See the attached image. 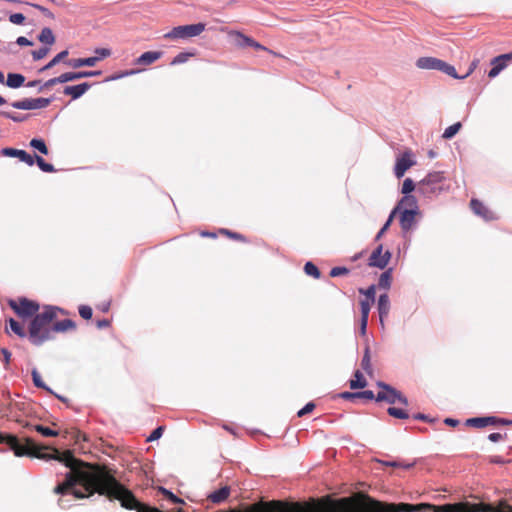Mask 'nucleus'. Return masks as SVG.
<instances>
[{
	"label": "nucleus",
	"mask_w": 512,
	"mask_h": 512,
	"mask_svg": "<svg viewBox=\"0 0 512 512\" xmlns=\"http://www.w3.org/2000/svg\"><path fill=\"white\" fill-rule=\"evenodd\" d=\"M223 512H467L466 502L445 505L389 503L359 491L336 498L325 495L306 501L271 500L242 505Z\"/></svg>",
	"instance_id": "obj_1"
},
{
	"label": "nucleus",
	"mask_w": 512,
	"mask_h": 512,
	"mask_svg": "<svg viewBox=\"0 0 512 512\" xmlns=\"http://www.w3.org/2000/svg\"><path fill=\"white\" fill-rule=\"evenodd\" d=\"M58 312L64 314L58 307L46 306L41 313L33 317L28 328V338L33 345L40 346L53 339L52 322L57 318Z\"/></svg>",
	"instance_id": "obj_2"
},
{
	"label": "nucleus",
	"mask_w": 512,
	"mask_h": 512,
	"mask_svg": "<svg viewBox=\"0 0 512 512\" xmlns=\"http://www.w3.org/2000/svg\"><path fill=\"white\" fill-rule=\"evenodd\" d=\"M1 155L5 157H17L20 161L29 166H33L36 163L43 172H55V168L52 164L47 163L41 156H31L25 150L6 147L1 150Z\"/></svg>",
	"instance_id": "obj_3"
},
{
	"label": "nucleus",
	"mask_w": 512,
	"mask_h": 512,
	"mask_svg": "<svg viewBox=\"0 0 512 512\" xmlns=\"http://www.w3.org/2000/svg\"><path fill=\"white\" fill-rule=\"evenodd\" d=\"M444 181L445 176L443 172L429 173L418 183L417 192L426 197H431L442 191Z\"/></svg>",
	"instance_id": "obj_4"
},
{
	"label": "nucleus",
	"mask_w": 512,
	"mask_h": 512,
	"mask_svg": "<svg viewBox=\"0 0 512 512\" xmlns=\"http://www.w3.org/2000/svg\"><path fill=\"white\" fill-rule=\"evenodd\" d=\"M205 27L206 25L204 23L176 26L171 31L164 34V38L177 40L196 37L205 30Z\"/></svg>",
	"instance_id": "obj_5"
},
{
	"label": "nucleus",
	"mask_w": 512,
	"mask_h": 512,
	"mask_svg": "<svg viewBox=\"0 0 512 512\" xmlns=\"http://www.w3.org/2000/svg\"><path fill=\"white\" fill-rule=\"evenodd\" d=\"M10 308L21 318H29L38 314L40 305L38 302L20 297L15 300H9Z\"/></svg>",
	"instance_id": "obj_6"
},
{
	"label": "nucleus",
	"mask_w": 512,
	"mask_h": 512,
	"mask_svg": "<svg viewBox=\"0 0 512 512\" xmlns=\"http://www.w3.org/2000/svg\"><path fill=\"white\" fill-rule=\"evenodd\" d=\"M377 385L381 388V391L376 395L377 402L385 401L389 404L398 402L404 406L408 405V399L400 391L383 382H378Z\"/></svg>",
	"instance_id": "obj_7"
},
{
	"label": "nucleus",
	"mask_w": 512,
	"mask_h": 512,
	"mask_svg": "<svg viewBox=\"0 0 512 512\" xmlns=\"http://www.w3.org/2000/svg\"><path fill=\"white\" fill-rule=\"evenodd\" d=\"M467 504V512H512V503L506 500H499L496 505L485 503H469Z\"/></svg>",
	"instance_id": "obj_8"
},
{
	"label": "nucleus",
	"mask_w": 512,
	"mask_h": 512,
	"mask_svg": "<svg viewBox=\"0 0 512 512\" xmlns=\"http://www.w3.org/2000/svg\"><path fill=\"white\" fill-rule=\"evenodd\" d=\"M50 103H51V100L49 98L41 97V98H35V99L26 98L23 100L15 101L11 105H12V107H14L16 109L34 110V109L46 108L47 106H49Z\"/></svg>",
	"instance_id": "obj_9"
},
{
	"label": "nucleus",
	"mask_w": 512,
	"mask_h": 512,
	"mask_svg": "<svg viewBox=\"0 0 512 512\" xmlns=\"http://www.w3.org/2000/svg\"><path fill=\"white\" fill-rule=\"evenodd\" d=\"M416 164L415 160L413 159L412 152L410 150L405 151L402 155L397 157L395 167H394V173L395 176L400 179L404 176L405 172L414 166Z\"/></svg>",
	"instance_id": "obj_10"
},
{
	"label": "nucleus",
	"mask_w": 512,
	"mask_h": 512,
	"mask_svg": "<svg viewBox=\"0 0 512 512\" xmlns=\"http://www.w3.org/2000/svg\"><path fill=\"white\" fill-rule=\"evenodd\" d=\"M510 62H512V51L506 54H501L491 59L490 64L492 68L488 72V77L495 78L496 76H498L499 73L503 71Z\"/></svg>",
	"instance_id": "obj_11"
},
{
	"label": "nucleus",
	"mask_w": 512,
	"mask_h": 512,
	"mask_svg": "<svg viewBox=\"0 0 512 512\" xmlns=\"http://www.w3.org/2000/svg\"><path fill=\"white\" fill-rule=\"evenodd\" d=\"M391 258V253L386 250L383 252V246L379 245L369 257V266L384 269Z\"/></svg>",
	"instance_id": "obj_12"
},
{
	"label": "nucleus",
	"mask_w": 512,
	"mask_h": 512,
	"mask_svg": "<svg viewBox=\"0 0 512 512\" xmlns=\"http://www.w3.org/2000/svg\"><path fill=\"white\" fill-rule=\"evenodd\" d=\"M470 207L476 215L482 217L486 221H491V220L496 219L495 213L478 199H472L470 201Z\"/></svg>",
	"instance_id": "obj_13"
},
{
	"label": "nucleus",
	"mask_w": 512,
	"mask_h": 512,
	"mask_svg": "<svg viewBox=\"0 0 512 512\" xmlns=\"http://www.w3.org/2000/svg\"><path fill=\"white\" fill-rule=\"evenodd\" d=\"M163 56L161 51H147L134 60L135 65L149 66Z\"/></svg>",
	"instance_id": "obj_14"
},
{
	"label": "nucleus",
	"mask_w": 512,
	"mask_h": 512,
	"mask_svg": "<svg viewBox=\"0 0 512 512\" xmlns=\"http://www.w3.org/2000/svg\"><path fill=\"white\" fill-rule=\"evenodd\" d=\"M417 211L415 209H403L400 215V225L403 231L411 230L415 223Z\"/></svg>",
	"instance_id": "obj_15"
},
{
	"label": "nucleus",
	"mask_w": 512,
	"mask_h": 512,
	"mask_svg": "<svg viewBox=\"0 0 512 512\" xmlns=\"http://www.w3.org/2000/svg\"><path fill=\"white\" fill-rule=\"evenodd\" d=\"M442 60L435 57H421L416 66L420 69L439 70Z\"/></svg>",
	"instance_id": "obj_16"
},
{
	"label": "nucleus",
	"mask_w": 512,
	"mask_h": 512,
	"mask_svg": "<svg viewBox=\"0 0 512 512\" xmlns=\"http://www.w3.org/2000/svg\"><path fill=\"white\" fill-rule=\"evenodd\" d=\"M230 492L231 489L229 486H223L220 489L210 493L207 499L214 504H220L227 500V498L230 496Z\"/></svg>",
	"instance_id": "obj_17"
},
{
	"label": "nucleus",
	"mask_w": 512,
	"mask_h": 512,
	"mask_svg": "<svg viewBox=\"0 0 512 512\" xmlns=\"http://www.w3.org/2000/svg\"><path fill=\"white\" fill-rule=\"evenodd\" d=\"M390 311V300L388 294H381L378 299V312L381 325H384V318L388 316Z\"/></svg>",
	"instance_id": "obj_18"
},
{
	"label": "nucleus",
	"mask_w": 512,
	"mask_h": 512,
	"mask_svg": "<svg viewBox=\"0 0 512 512\" xmlns=\"http://www.w3.org/2000/svg\"><path fill=\"white\" fill-rule=\"evenodd\" d=\"M89 88V83H81L74 86H67L64 89V94L72 96L73 99H77L81 97Z\"/></svg>",
	"instance_id": "obj_19"
},
{
	"label": "nucleus",
	"mask_w": 512,
	"mask_h": 512,
	"mask_svg": "<svg viewBox=\"0 0 512 512\" xmlns=\"http://www.w3.org/2000/svg\"><path fill=\"white\" fill-rule=\"evenodd\" d=\"M99 61V57L77 58L66 62L72 68H80L82 66L93 67Z\"/></svg>",
	"instance_id": "obj_20"
},
{
	"label": "nucleus",
	"mask_w": 512,
	"mask_h": 512,
	"mask_svg": "<svg viewBox=\"0 0 512 512\" xmlns=\"http://www.w3.org/2000/svg\"><path fill=\"white\" fill-rule=\"evenodd\" d=\"M53 333L58 332H66L69 330H74L76 328V323L70 319H64L61 321L52 322Z\"/></svg>",
	"instance_id": "obj_21"
},
{
	"label": "nucleus",
	"mask_w": 512,
	"mask_h": 512,
	"mask_svg": "<svg viewBox=\"0 0 512 512\" xmlns=\"http://www.w3.org/2000/svg\"><path fill=\"white\" fill-rule=\"evenodd\" d=\"M100 71H80V72H67L63 73V78L65 79V83L73 80H77L85 77H92L96 75H100Z\"/></svg>",
	"instance_id": "obj_22"
},
{
	"label": "nucleus",
	"mask_w": 512,
	"mask_h": 512,
	"mask_svg": "<svg viewBox=\"0 0 512 512\" xmlns=\"http://www.w3.org/2000/svg\"><path fill=\"white\" fill-rule=\"evenodd\" d=\"M25 77L22 74L9 73L7 75L6 85L10 88H19L23 85Z\"/></svg>",
	"instance_id": "obj_23"
},
{
	"label": "nucleus",
	"mask_w": 512,
	"mask_h": 512,
	"mask_svg": "<svg viewBox=\"0 0 512 512\" xmlns=\"http://www.w3.org/2000/svg\"><path fill=\"white\" fill-rule=\"evenodd\" d=\"M349 385H350V388L353 390L362 389V388L366 387L367 381L364 378L363 374L359 370H357L354 373L353 379H351L349 381Z\"/></svg>",
	"instance_id": "obj_24"
},
{
	"label": "nucleus",
	"mask_w": 512,
	"mask_h": 512,
	"mask_svg": "<svg viewBox=\"0 0 512 512\" xmlns=\"http://www.w3.org/2000/svg\"><path fill=\"white\" fill-rule=\"evenodd\" d=\"M157 492L159 494H161L164 499H167L174 504H184L185 503L183 499L179 498L178 496L173 494L171 491H169L168 489H166L162 486L157 487Z\"/></svg>",
	"instance_id": "obj_25"
},
{
	"label": "nucleus",
	"mask_w": 512,
	"mask_h": 512,
	"mask_svg": "<svg viewBox=\"0 0 512 512\" xmlns=\"http://www.w3.org/2000/svg\"><path fill=\"white\" fill-rule=\"evenodd\" d=\"M38 39L40 42L47 44V45H53L55 43V36L52 32V30L48 27H45L41 30Z\"/></svg>",
	"instance_id": "obj_26"
},
{
	"label": "nucleus",
	"mask_w": 512,
	"mask_h": 512,
	"mask_svg": "<svg viewBox=\"0 0 512 512\" xmlns=\"http://www.w3.org/2000/svg\"><path fill=\"white\" fill-rule=\"evenodd\" d=\"M400 207H403L404 209H415L417 211L416 198L412 195H405L396 208L399 209Z\"/></svg>",
	"instance_id": "obj_27"
},
{
	"label": "nucleus",
	"mask_w": 512,
	"mask_h": 512,
	"mask_svg": "<svg viewBox=\"0 0 512 512\" xmlns=\"http://www.w3.org/2000/svg\"><path fill=\"white\" fill-rule=\"evenodd\" d=\"M392 282V269H388L383 272L379 278L378 285L380 288L389 289Z\"/></svg>",
	"instance_id": "obj_28"
},
{
	"label": "nucleus",
	"mask_w": 512,
	"mask_h": 512,
	"mask_svg": "<svg viewBox=\"0 0 512 512\" xmlns=\"http://www.w3.org/2000/svg\"><path fill=\"white\" fill-rule=\"evenodd\" d=\"M68 56V51L64 50L60 53H58L50 62H48L44 67L40 69V72L51 69L55 65H57L59 62L64 60Z\"/></svg>",
	"instance_id": "obj_29"
},
{
	"label": "nucleus",
	"mask_w": 512,
	"mask_h": 512,
	"mask_svg": "<svg viewBox=\"0 0 512 512\" xmlns=\"http://www.w3.org/2000/svg\"><path fill=\"white\" fill-rule=\"evenodd\" d=\"M438 71H441L455 79H461V76H459L456 72V69L454 66L448 64L447 62L443 61L441 62L440 68Z\"/></svg>",
	"instance_id": "obj_30"
},
{
	"label": "nucleus",
	"mask_w": 512,
	"mask_h": 512,
	"mask_svg": "<svg viewBox=\"0 0 512 512\" xmlns=\"http://www.w3.org/2000/svg\"><path fill=\"white\" fill-rule=\"evenodd\" d=\"M30 146L34 149L38 150L40 153L47 155L49 153L48 147L46 146L44 140L33 138L30 141Z\"/></svg>",
	"instance_id": "obj_31"
},
{
	"label": "nucleus",
	"mask_w": 512,
	"mask_h": 512,
	"mask_svg": "<svg viewBox=\"0 0 512 512\" xmlns=\"http://www.w3.org/2000/svg\"><path fill=\"white\" fill-rule=\"evenodd\" d=\"M387 413L397 419H408L409 414L406 410L397 408V407H389L387 409Z\"/></svg>",
	"instance_id": "obj_32"
},
{
	"label": "nucleus",
	"mask_w": 512,
	"mask_h": 512,
	"mask_svg": "<svg viewBox=\"0 0 512 512\" xmlns=\"http://www.w3.org/2000/svg\"><path fill=\"white\" fill-rule=\"evenodd\" d=\"M31 374H32L33 383L36 387L45 389L46 391L53 393L52 390L46 386V384L44 383V381L41 378V375L39 374V372L36 369H33Z\"/></svg>",
	"instance_id": "obj_33"
},
{
	"label": "nucleus",
	"mask_w": 512,
	"mask_h": 512,
	"mask_svg": "<svg viewBox=\"0 0 512 512\" xmlns=\"http://www.w3.org/2000/svg\"><path fill=\"white\" fill-rule=\"evenodd\" d=\"M461 127H462V125L460 122L454 123L453 125H451L445 129L442 137L444 139H451L459 132Z\"/></svg>",
	"instance_id": "obj_34"
},
{
	"label": "nucleus",
	"mask_w": 512,
	"mask_h": 512,
	"mask_svg": "<svg viewBox=\"0 0 512 512\" xmlns=\"http://www.w3.org/2000/svg\"><path fill=\"white\" fill-rule=\"evenodd\" d=\"M219 233L224 235V236H227L233 240H237V241H240V242H246L247 239L244 235L240 234V233H237V232H233V231H230L228 229H225V228H222L219 230Z\"/></svg>",
	"instance_id": "obj_35"
},
{
	"label": "nucleus",
	"mask_w": 512,
	"mask_h": 512,
	"mask_svg": "<svg viewBox=\"0 0 512 512\" xmlns=\"http://www.w3.org/2000/svg\"><path fill=\"white\" fill-rule=\"evenodd\" d=\"M9 325H10L11 330H12L16 335H18L19 337L23 338V337H25V336H26V332H25V330H24L23 326H22L19 322H17L16 320H14V319H12V318H11V319L9 320Z\"/></svg>",
	"instance_id": "obj_36"
},
{
	"label": "nucleus",
	"mask_w": 512,
	"mask_h": 512,
	"mask_svg": "<svg viewBox=\"0 0 512 512\" xmlns=\"http://www.w3.org/2000/svg\"><path fill=\"white\" fill-rule=\"evenodd\" d=\"M194 54L193 53H189V52H181L179 54H177L171 61V65H178V64H182V63H185L189 60V58L193 57Z\"/></svg>",
	"instance_id": "obj_37"
},
{
	"label": "nucleus",
	"mask_w": 512,
	"mask_h": 512,
	"mask_svg": "<svg viewBox=\"0 0 512 512\" xmlns=\"http://www.w3.org/2000/svg\"><path fill=\"white\" fill-rule=\"evenodd\" d=\"M304 271L307 275L312 276L316 279L320 278V271L316 265L312 262H307L304 266Z\"/></svg>",
	"instance_id": "obj_38"
},
{
	"label": "nucleus",
	"mask_w": 512,
	"mask_h": 512,
	"mask_svg": "<svg viewBox=\"0 0 512 512\" xmlns=\"http://www.w3.org/2000/svg\"><path fill=\"white\" fill-rule=\"evenodd\" d=\"M466 424L475 428H483L487 426V421L485 420V417H475L468 419Z\"/></svg>",
	"instance_id": "obj_39"
},
{
	"label": "nucleus",
	"mask_w": 512,
	"mask_h": 512,
	"mask_svg": "<svg viewBox=\"0 0 512 512\" xmlns=\"http://www.w3.org/2000/svg\"><path fill=\"white\" fill-rule=\"evenodd\" d=\"M398 208H394L390 214V216L388 217L387 221L385 222V224L383 225V227L380 229V231L378 232L377 236H376V239H380L382 237V235L388 230V228L390 227V225L392 224L393 222V219H394V215L396 214Z\"/></svg>",
	"instance_id": "obj_40"
},
{
	"label": "nucleus",
	"mask_w": 512,
	"mask_h": 512,
	"mask_svg": "<svg viewBox=\"0 0 512 512\" xmlns=\"http://www.w3.org/2000/svg\"><path fill=\"white\" fill-rule=\"evenodd\" d=\"M34 429L45 437H56L58 432L42 425H35Z\"/></svg>",
	"instance_id": "obj_41"
},
{
	"label": "nucleus",
	"mask_w": 512,
	"mask_h": 512,
	"mask_svg": "<svg viewBox=\"0 0 512 512\" xmlns=\"http://www.w3.org/2000/svg\"><path fill=\"white\" fill-rule=\"evenodd\" d=\"M361 366L364 371H366L367 373H371V360L369 348L365 349V353L361 361Z\"/></svg>",
	"instance_id": "obj_42"
},
{
	"label": "nucleus",
	"mask_w": 512,
	"mask_h": 512,
	"mask_svg": "<svg viewBox=\"0 0 512 512\" xmlns=\"http://www.w3.org/2000/svg\"><path fill=\"white\" fill-rule=\"evenodd\" d=\"M372 304L373 303L370 300L363 299L360 301V310L362 318H368Z\"/></svg>",
	"instance_id": "obj_43"
},
{
	"label": "nucleus",
	"mask_w": 512,
	"mask_h": 512,
	"mask_svg": "<svg viewBox=\"0 0 512 512\" xmlns=\"http://www.w3.org/2000/svg\"><path fill=\"white\" fill-rule=\"evenodd\" d=\"M359 293L364 294L366 298L364 300H370L372 303H374L375 300V286L371 285L367 289L360 288Z\"/></svg>",
	"instance_id": "obj_44"
},
{
	"label": "nucleus",
	"mask_w": 512,
	"mask_h": 512,
	"mask_svg": "<svg viewBox=\"0 0 512 512\" xmlns=\"http://www.w3.org/2000/svg\"><path fill=\"white\" fill-rule=\"evenodd\" d=\"M415 189V183L412 179L406 178L402 185V193L405 195H409Z\"/></svg>",
	"instance_id": "obj_45"
},
{
	"label": "nucleus",
	"mask_w": 512,
	"mask_h": 512,
	"mask_svg": "<svg viewBox=\"0 0 512 512\" xmlns=\"http://www.w3.org/2000/svg\"><path fill=\"white\" fill-rule=\"evenodd\" d=\"M26 17L22 13H14L9 16V21L15 25H23Z\"/></svg>",
	"instance_id": "obj_46"
},
{
	"label": "nucleus",
	"mask_w": 512,
	"mask_h": 512,
	"mask_svg": "<svg viewBox=\"0 0 512 512\" xmlns=\"http://www.w3.org/2000/svg\"><path fill=\"white\" fill-rule=\"evenodd\" d=\"M48 53H49V48L42 47L38 50L32 51V57L34 60L37 61V60H40V59H43L44 57H46Z\"/></svg>",
	"instance_id": "obj_47"
},
{
	"label": "nucleus",
	"mask_w": 512,
	"mask_h": 512,
	"mask_svg": "<svg viewBox=\"0 0 512 512\" xmlns=\"http://www.w3.org/2000/svg\"><path fill=\"white\" fill-rule=\"evenodd\" d=\"M252 47L256 50H262V51H266L270 54H272L273 56L275 57H284L282 54L278 53V52H275L273 50H270L269 48L263 46L262 44H260L259 42L255 41L253 42L252 44Z\"/></svg>",
	"instance_id": "obj_48"
},
{
	"label": "nucleus",
	"mask_w": 512,
	"mask_h": 512,
	"mask_svg": "<svg viewBox=\"0 0 512 512\" xmlns=\"http://www.w3.org/2000/svg\"><path fill=\"white\" fill-rule=\"evenodd\" d=\"M92 308L87 305H81L79 307V314L83 319L89 320L92 317Z\"/></svg>",
	"instance_id": "obj_49"
},
{
	"label": "nucleus",
	"mask_w": 512,
	"mask_h": 512,
	"mask_svg": "<svg viewBox=\"0 0 512 512\" xmlns=\"http://www.w3.org/2000/svg\"><path fill=\"white\" fill-rule=\"evenodd\" d=\"M348 273H349V270L346 267L337 266V267H333L330 270L329 274L331 277H338V276H342V275H347Z\"/></svg>",
	"instance_id": "obj_50"
},
{
	"label": "nucleus",
	"mask_w": 512,
	"mask_h": 512,
	"mask_svg": "<svg viewBox=\"0 0 512 512\" xmlns=\"http://www.w3.org/2000/svg\"><path fill=\"white\" fill-rule=\"evenodd\" d=\"M58 83H65V79L63 78V74H61L60 76L58 77H55V78H52V79H49L48 81H46L44 83V85L42 86L41 90L43 88H50Z\"/></svg>",
	"instance_id": "obj_51"
},
{
	"label": "nucleus",
	"mask_w": 512,
	"mask_h": 512,
	"mask_svg": "<svg viewBox=\"0 0 512 512\" xmlns=\"http://www.w3.org/2000/svg\"><path fill=\"white\" fill-rule=\"evenodd\" d=\"M485 420L487 421V426H489V425L495 426V425H498V424H510V423H512L511 421H506V420L499 419V418H496V417H493V416L485 417Z\"/></svg>",
	"instance_id": "obj_52"
},
{
	"label": "nucleus",
	"mask_w": 512,
	"mask_h": 512,
	"mask_svg": "<svg viewBox=\"0 0 512 512\" xmlns=\"http://www.w3.org/2000/svg\"><path fill=\"white\" fill-rule=\"evenodd\" d=\"M315 409V404L313 402L307 403L302 409H300L297 413L298 417H303L304 415L311 413Z\"/></svg>",
	"instance_id": "obj_53"
},
{
	"label": "nucleus",
	"mask_w": 512,
	"mask_h": 512,
	"mask_svg": "<svg viewBox=\"0 0 512 512\" xmlns=\"http://www.w3.org/2000/svg\"><path fill=\"white\" fill-rule=\"evenodd\" d=\"M163 431H164V427L163 426L157 427L155 430H153V432L147 438V441L151 442V441L158 440L162 436Z\"/></svg>",
	"instance_id": "obj_54"
},
{
	"label": "nucleus",
	"mask_w": 512,
	"mask_h": 512,
	"mask_svg": "<svg viewBox=\"0 0 512 512\" xmlns=\"http://www.w3.org/2000/svg\"><path fill=\"white\" fill-rule=\"evenodd\" d=\"M34 8L38 9L44 16L54 19V14L46 7L38 5V4H30Z\"/></svg>",
	"instance_id": "obj_55"
},
{
	"label": "nucleus",
	"mask_w": 512,
	"mask_h": 512,
	"mask_svg": "<svg viewBox=\"0 0 512 512\" xmlns=\"http://www.w3.org/2000/svg\"><path fill=\"white\" fill-rule=\"evenodd\" d=\"M359 398H364L366 400H373V399L376 400V396L374 395L373 391H371V390L357 392V399H359Z\"/></svg>",
	"instance_id": "obj_56"
},
{
	"label": "nucleus",
	"mask_w": 512,
	"mask_h": 512,
	"mask_svg": "<svg viewBox=\"0 0 512 512\" xmlns=\"http://www.w3.org/2000/svg\"><path fill=\"white\" fill-rule=\"evenodd\" d=\"M479 63H480L479 59H477V58L474 59L471 62L467 73L464 76H461V79H464V78L468 77L470 74H472L475 71V69L478 67Z\"/></svg>",
	"instance_id": "obj_57"
},
{
	"label": "nucleus",
	"mask_w": 512,
	"mask_h": 512,
	"mask_svg": "<svg viewBox=\"0 0 512 512\" xmlns=\"http://www.w3.org/2000/svg\"><path fill=\"white\" fill-rule=\"evenodd\" d=\"M95 53L98 55L99 60L102 58L109 57L111 55V50L107 48H98L95 50Z\"/></svg>",
	"instance_id": "obj_58"
},
{
	"label": "nucleus",
	"mask_w": 512,
	"mask_h": 512,
	"mask_svg": "<svg viewBox=\"0 0 512 512\" xmlns=\"http://www.w3.org/2000/svg\"><path fill=\"white\" fill-rule=\"evenodd\" d=\"M2 116L8 118V119H11L15 122H21L25 119V117H21V116H18V115H15L13 113H10V112H2L1 113Z\"/></svg>",
	"instance_id": "obj_59"
},
{
	"label": "nucleus",
	"mask_w": 512,
	"mask_h": 512,
	"mask_svg": "<svg viewBox=\"0 0 512 512\" xmlns=\"http://www.w3.org/2000/svg\"><path fill=\"white\" fill-rule=\"evenodd\" d=\"M139 71L140 70H135V69L126 70V71L119 73L118 75L113 76L112 79H120L122 77L131 76V75L138 73Z\"/></svg>",
	"instance_id": "obj_60"
},
{
	"label": "nucleus",
	"mask_w": 512,
	"mask_h": 512,
	"mask_svg": "<svg viewBox=\"0 0 512 512\" xmlns=\"http://www.w3.org/2000/svg\"><path fill=\"white\" fill-rule=\"evenodd\" d=\"M489 462L492 464H505V463H509L510 460H504L501 456L494 455L489 458Z\"/></svg>",
	"instance_id": "obj_61"
},
{
	"label": "nucleus",
	"mask_w": 512,
	"mask_h": 512,
	"mask_svg": "<svg viewBox=\"0 0 512 512\" xmlns=\"http://www.w3.org/2000/svg\"><path fill=\"white\" fill-rule=\"evenodd\" d=\"M339 396L345 400H354L357 399V392H342Z\"/></svg>",
	"instance_id": "obj_62"
},
{
	"label": "nucleus",
	"mask_w": 512,
	"mask_h": 512,
	"mask_svg": "<svg viewBox=\"0 0 512 512\" xmlns=\"http://www.w3.org/2000/svg\"><path fill=\"white\" fill-rule=\"evenodd\" d=\"M238 35L240 36V38L242 39V45H246V46H250L252 47V44L254 42V39L251 38V37H248L246 35H243L241 33H238Z\"/></svg>",
	"instance_id": "obj_63"
},
{
	"label": "nucleus",
	"mask_w": 512,
	"mask_h": 512,
	"mask_svg": "<svg viewBox=\"0 0 512 512\" xmlns=\"http://www.w3.org/2000/svg\"><path fill=\"white\" fill-rule=\"evenodd\" d=\"M16 43L20 46H32L33 43L24 36L17 38Z\"/></svg>",
	"instance_id": "obj_64"
}]
</instances>
